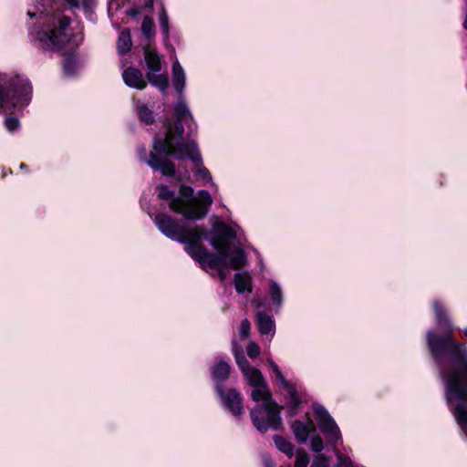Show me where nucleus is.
<instances>
[{
  "label": "nucleus",
  "instance_id": "1",
  "mask_svg": "<svg viewBox=\"0 0 467 467\" xmlns=\"http://www.w3.org/2000/svg\"><path fill=\"white\" fill-rule=\"evenodd\" d=\"M153 221L163 235L184 244L185 251L202 268L216 270L221 281L227 277L226 269H238L246 262V255L241 247L230 248L231 242L238 236L240 228L237 225L229 226L222 222L215 223L214 235L210 239V244L217 252L211 254L201 244L207 239V229L203 225L190 227L180 224L164 213L156 214Z\"/></svg>",
  "mask_w": 467,
  "mask_h": 467
},
{
  "label": "nucleus",
  "instance_id": "2",
  "mask_svg": "<svg viewBox=\"0 0 467 467\" xmlns=\"http://www.w3.org/2000/svg\"><path fill=\"white\" fill-rule=\"evenodd\" d=\"M434 312L437 324L445 334L428 331V346L444 386L447 406L467 438V347L453 339V327L445 310Z\"/></svg>",
  "mask_w": 467,
  "mask_h": 467
},
{
  "label": "nucleus",
  "instance_id": "3",
  "mask_svg": "<svg viewBox=\"0 0 467 467\" xmlns=\"http://www.w3.org/2000/svg\"><path fill=\"white\" fill-rule=\"evenodd\" d=\"M29 17H38L37 25L29 29L30 41L37 47L49 51L72 50L78 47L83 36L74 32L69 26L70 19L62 15L49 16L44 12L27 11Z\"/></svg>",
  "mask_w": 467,
  "mask_h": 467
},
{
  "label": "nucleus",
  "instance_id": "4",
  "mask_svg": "<svg viewBox=\"0 0 467 467\" xmlns=\"http://www.w3.org/2000/svg\"><path fill=\"white\" fill-rule=\"evenodd\" d=\"M137 153L141 161L154 171H159L164 176H172L175 173V165L167 159L168 157H173L179 161L189 159L195 166L194 171L197 176L216 187L213 182L210 171L202 166V159L194 140H189L186 144L161 156H157L153 151L148 153L145 147L142 146L137 148Z\"/></svg>",
  "mask_w": 467,
  "mask_h": 467
},
{
  "label": "nucleus",
  "instance_id": "5",
  "mask_svg": "<svg viewBox=\"0 0 467 467\" xmlns=\"http://www.w3.org/2000/svg\"><path fill=\"white\" fill-rule=\"evenodd\" d=\"M174 114L176 121L172 126L170 119H166L163 124V131L155 135L153 140V150L156 153L162 155L168 151L177 149L186 144L192 139H184V129L182 123L188 125L189 136H192L196 130V125L193 117L186 102L179 98L174 106Z\"/></svg>",
  "mask_w": 467,
  "mask_h": 467
},
{
  "label": "nucleus",
  "instance_id": "6",
  "mask_svg": "<svg viewBox=\"0 0 467 467\" xmlns=\"http://www.w3.org/2000/svg\"><path fill=\"white\" fill-rule=\"evenodd\" d=\"M250 386L253 388L252 400L256 402L262 401L261 405H257L251 410L253 424L262 433L269 429L277 430L282 422L280 417L282 407L272 400L271 392L264 377L257 385Z\"/></svg>",
  "mask_w": 467,
  "mask_h": 467
},
{
  "label": "nucleus",
  "instance_id": "7",
  "mask_svg": "<svg viewBox=\"0 0 467 467\" xmlns=\"http://www.w3.org/2000/svg\"><path fill=\"white\" fill-rule=\"evenodd\" d=\"M31 99L32 86L26 78L0 72V113L21 111Z\"/></svg>",
  "mask_w": 467,
  "mask_h": 467
},
{
  "label": "nucleus",
  "instance_id": "8",
  "mask_svg": "<svg viewBox=\"0 0 467 467\" xmlns=\"http://www.w3.org/2000/svg\"><path fill=\"white\" fill-rule=\"evenodd\" d=\"M212 202L211 194L205 190H201L195 202L176 198L169 203V207L172 212L182 214L185 220L194 221L207 214Z\"/></svg>",
  "mask_w": 467,
  "mask_h": 467
},
{
  "label": "nucleus",
  "instance_id": "9",
  "mask_svg": "<svg viewBox=\"0 0 467 467\" xmlns=\"http://www.w3.org/2000/svg\"><path fill=\"white\" fill-rule=\"evenodd\" d=\"M144 59L147 66V79L155 88L164 92L169 87L168 75L161 73V60L158 53L150 48L144 52Z\"/></svg>",
  "mask_w": 467,
  "mask_h": 467
},
{
  "label": "nucleus",
  "instance_id": "10",
  "mask_svg": "<svg viewBox=\"0 0 467 467\" xmlns=\"http://www.w3.org/2000/svg\"><path fill=\"white\" fill-rule=\"evenodd\" d=\"M313 411L318 428L326 436L327 441L333 445L341 441L342 436L340 430L328 411L321 405H315Z\"/></svg>",
  "mask_w": 467,
  "mask_h": 467
},
{
  "label": "nucleus",
  "instance_id": "11",
  "mask_svg": "<svg viewBox=\"0 0 467 467\" xmlns=\"http://www.w3.org/2000/svg\"><path fill=\"white\" fill-rule=\"evenodd\" d=\"M232 351L235 358L236 364L238 365L244 378L248 381V384L257 385L258 382L261 380L263 375L258 368L252 367L250 365L249 361L244 355L242 346L238 344L236 341H233Z\"/></svg>",
  "mask_w": 467,
  "mask_h": 467
},
{
  "label": "nucleus",
  "instance_id": "12",
  "mask_svg": "<svg viewBox=\"0 0 467 467\" xmlns=\"http://www.w3.org/2000/svg\"><path fill=\"white\" fill-rule=\"evenodd\" d=\"M215 391L225 410H229L234 416H240L243 413V399L236 389H224L222 385L217 384Z\"/></svg>",
  "mask_w": 467,
  "mask_h": 467
},
{
  "label": "nucleus",
  "instance_id": "13",
  "mask_svg": "<svg viewBox=\"0 0 467 467\" xmlns=\"http://www.w3.org/2000/svg\"><path fill=\"white\" fill-rule=\"evenodd\" d=\"M268 363L270 364L275 373V379L278 381L279 386L287 391L288 397L286 404L289 406L290 410L294 412L300 403V400L297 396L296 388L286 380L280 368L275 362H274L272 359H269Z\"/></svg>",
  "mask_w": 467,
  "mask_h": 467
},
{
  "label": "nucleus",
  "instance_id": "14",
  "mask_svg": "<svg viewBox=\"0 0 467 467\" xmlns=\"http://www.w3.org/2000/svg\"><path fill=\"white\" fill-rule=\"evenodd\" d=\"M124 83L132 88L143 89L147 82L143 78L142 72L135 67H128L122 72Z\"/></svg>",
  "mask_w": 467,
  "mask_h": 467
},
{
  "label": "nucleus",
  "instance_id": "15",
  "mask_svg": "<svg viewBox=\"0 0 467 467\" xmlns=\"http://www.w3.org/2000/svg\"><path fill=\"white\" fill-rule=\"evenodd\" d=\"M292 431L296 440L299 443H305L309 435L316 432L314 422L308 420L306 422L296 420L292 423Z\"/></svg>",
  "mask_w": 467,
  "mask_h": 467
},
{
  "label": "nucleus",
  "instance_id": "16",
  "mask_svg": "<svg viewBox=\"0 0 467 467\" xmlns=\"http://www.w3.org/2000/svg\"><path fill=\"white\" fill-rule=\"evenodd\" d=\"M211 372L215 386L217 384L222 385V382L229 378L231 367L228 362L224 361L223 358H216L214 365L211 367Z\"/></svg>",
  "mask_w": 467,
  "mask_h": 467
},
{
  "label": "nucleus",
  "instance_id": "17",
  "mask_svg": "<svg viewBox=\"0 0 467 467\" xmlns=\"http://www.w3.org/2000/svg\"><path fill=\"white\" fill-rule=\"evenodd\" d=\"M255 317L260 334L269 336L272 339L275 333V320L264 312H257Z\"/></svg>",
  "mask_w": 467,
  "mask_h": 467
},
{
  "label": "nucleus",
  "instance_id": "18",
  "mask_svg": "<svg viewBox=\"0 0 467 467\" xmlns=\"http://www.w3.org/2000/svg\"><path fill=\"white\" fill-rule=\"evenodd\" d=\"M171 81L173 88L179 93V96L182 97L183 89L185 88L186 76L184 69L182 68L177 58L172 64Z\"/></svg>",
  "mask_w": 467,
  "mask_h": 467
},
{
  "label": "nucleus",
  "instance_id": "19",
  "mask_svg": "<svg viewBox=\"0 0 467 467\" xmlns=\"http://www.w3.org/2000/svg\"><path fill=\"white\" fill-rule=\"evenodd\" d=\"M135 108L137 115L140 121H142L146 125H150L154 122V116L152 114L151 109L149 108L148 102L140 99L136 100Z\"/></svg>",
  "mask_w": 467,
  "mask_h": 467
},
{
  "label": "nucleus",
  "instance_id": "20",
  "mask_svg": "<svg viewBox=\"0 0 467 467\" xmlns=\"http://www.w3.org/2000/svg\"><path fill=\"white\" fill-rule=\"evenodd\" d=\"M234 285L237 293L252 292V278L246 272H239L234 275Z\"/></svg>",
  "mask_w": 467,
  "mask_h": 467
},
{
  "label": "nucleus",
  "instance_id": "21",
  "mask_svg": "<svg viewBox=\"0 0 467 467\" xmlns=\"http://www.w3.org/2000/svg\"><path fill=\"white\" fill-rule=\"evenodd\" d=\"M267 293L273 305L279 309L283 304V291L280 285L274 280H270L268 283Z\"/></svg>",
  "mask_w": 467,
  "mask_h": 467
},
{
  "label": "nucleus",
  "instance_id": "22",
  "mask_svg": "<svg viewBox=\"0 0 467 467\" xmlns=\"http://www.w3.org/2000/svg\"><path fill=\"white\" fill-rule=\"evenodd\" d=\"M132 46L130 31L122 30L119 36L117 47L119 54L123 55L128 53Z\"/></svg>",
  "mask_w": 467,
  "mask_h": 467
},
{
  "label": "nucleus",
  "instance_id": "23",
  "mask_svg": "<svg viewBox=\"0 0 467 467\" xmlns=\"http://www.w3.org/2000/svg\"><path fill=\"white\" fill-rule=\"evenodd\" d=\"M62 67H63V72H64L65 76L73 77L79 68V62H78V58L74 55H72V56L67 57L63 60Z\"/></svg>",
  "mask_w": 467,
  "mask_h": 467
},
{
  "label": "nucleus",
  "instance_id": "24",
  "mask_svg": "<svg viewBox=\"0 0 467 467\" xmlns=\"http://www.w3.org/2000/svg\"><path fill=\"white\" fill-rule=\"evenodd\" d=\"M274 441H275L276 448L280 451H282L283 453H285V455H287L290 458L293 456L294 446L290 441H286L285 439H284L283 437L278 436V435H275L274 437Z\"/></svg>",
  "mask_w": 467,
  "mask_h": 467
},
{
  "label": "nucleus",
  "instance_id": "25",
  "mask_svg": "<svg viewBox=\"0 0 467 467\" xmlns=\"http://www.w3.org/2000/svg\"><path fill=\"white\" fill-rule=\"evenodd\" d=\"M153 20L150 16H145L141 23V32L146 38L150 39L153 35Z\"/></svg>",
  "mask_w": 467,
  "mask_h": 467
},
{
  "label": "nucleus",
  "instance_id": "26",
  "mask_svg": "<svg viewBox=\"0 0 467 467\" xmlns=\"http://www.w3.org/2000/svg\"><path fill=\"white\" fill-rule=\"evenodd\" d=\"M159 21L161 32L167 38L169 36V17L164 8H162L160 14Z\"/></svg>",
  "mask_w": 467,
  "mask_h": 467
},
{
  "label": "nucleus",
  "instance_id": "27",
  "mask_svg": "<svg viewBox=\"0 0 467 467\" xmlns=\"http://www.w3.org/2000/svg\"><path fill=\"white\" fill-rule=\"evenodd\" d=\"M309 462L307 453L304 450H297L296 452V467H306Z\"/></svg>",
  "mask_w": 467,
  "mask_h": 467
},
{
  "label": "nucleus",
  "instance_id": "28",
  "mask_svg": "<svg viewBox=\"0 0 467 467\" xmlns=\"http://www.w3.org/2000/svg\"><path fill=\"white\" fill-rule=\"evenodd\" d=\"M174 196V192L171 190H169V188L167 186H164V185H160L158 186V198L161 199V200H170L172 201L173 199H176L177 197H173ZM171 202H170L171 203Z\"/></svg>",
  "mask_w": 467,
  "mask_h": 467
},
{
  "label": "nucleus",
  "instance_id": "29",
  "mask_svg": "<svg viewBox=\"0 0 467 467\" xmlns=\"http://www.w3.org/2000/svg\"><path fill=\"white\" fill-rule=\"evenodd\" d=\"M251 325L248 319H244L238 328V334L241 340L248 337L250 334Z\"/></svg>",
  "mask_w": 467,
  "mask_h": 467
},
{
  "label": "nucleus",
  "instance_id": "30",
  "mask_svg": "<svg viewBox=\"0 0 467 467\" xmlns=\"http://www.w3.org/2000/svg\"><path fill=\"white\" fill-rule=\"evenodd\" d=\"M5 127L9 132H15L19 129L20 122L16 118L9 117L5 120Z\"/></svg>",
  "mask_w": 467,
  "mask_h": 467
},
{
  "label": "nucleus",
  "instance_id": "31",
  "mask_svg": "<svg viewBox=\"0 0 467 467\" xmlns=\"http://www.w3.org/2000/svg\"><path fill=\"white\" fill-rule=\"evenodd\" d=\"M324 448L322 439L318 435H315L310 441V449L315 452H320Z\"/></svg>",
  "mask_w": 467,
  "mask_h": 467
},
{
  "label": "nucleus",
  "instance_id": "32",
  "mask_svg": "<svg viewBox=\"0 0 467 467\" xmlns=\"http://www.w3.org/2000/svg\"><path fill=\"white\" fill-rule=\"evenodd\" d=\"M247 355L251 358H257L260 355V347L254 341H250L246 347Z\"/></svg>",
  "mask_w": 467,
  "mask_h": 467
},
{
  "label": "nucleus",
  "instance_id": "33",
  "mask_svg": "<svg viewBox=\"0 0 467 467\" xmlns=\"http://www.w3.org/2000/svg\"><path fill=\"white\" fill-rule=\"evenodd\" d=\"M311 467H328V461L324 455H318L313 461Z\"/></svg>",
  "mask_w": 467,
  "mask_h": 467
},
{
  "label": "nucleus",
  "instance_id": "34",
  "mask_svg": "<svg viewBox=\"0 0 467 467\" xmlns=\"http://www.w3.org/2000/svg\"><path fill=\"white\" fill-rule=\"evenodd\" d=\"M82 7L86 14L91 13L92 9L96 6V0H82Z\"/></svg>",
  "mask_w": 467,
  "mask_h": 467
},
{
  "label": "nucleus",
  "instance_id": "35",
  "mask_svg": "<svg viewBox=\"0 0 467 467\" xmlns=\"http://www.w3.org/2000/svg\"><path fill=\"white\" fill-rule=\"evenodd\" d=\"M181 193L185 197H192L193 194V189L190 186H182L180 190Z\"/></svg>",
  "mask_w": 467,
  "mask_h": 467
},
{
  "label": "nucleus",
  "instance_id": "36",
  "mask_svg": "<svg viewBox=\"0 0 467 467\" xmlns=\"http://www.w3.org/2000/svg\"><path fill=\"white\" fill-rule=\"evenodd\" d=\"M263 462L265 467H275L271 458L267 455L263 456Z\"/></svg>",
  "mask_w": 467,
  "mask_h": 467
},
{
  "label": "nucleus",
  "instance_id": "37",
  "mask_svg": "<svg viewBox=\"0 0 467 467\" xmlns=\"http://www.w3.org/2000/svg\"><path fill=\"white\" fill-rule=\"evenodd\" d=\"M154 0H144V6L151 9L153 7Z\"/></svg>",
  "mask_w": 467,
  "mask_h": 467
},
{
  "label": "nucleus",
  "instance_id": "38",
  "mask_svg": "<svg viewBox=\"0 0 467 467\" xmlns=\"http://www.w3.org/2000/svg\"><path fill=\"white\" fill-rule=\"evenodd\" d=\"M67 3L72 7H78V0H66Z\"/></svg>",
  "mask_w": 467,
  "mask_h": 467
},
{
  "label": "nucleus",
  "instance_id": "39",
  "mask_svg": "<svg viewBox=\"0 0 467 467\" xmlns=\"http://www.w3.org/2000/svg\"><path fill=\"white\" fill-rule=\"evenodd\" d=\"M127 14H128V15H130V16H136L138 13H137V11H135V10H130V11H128V12H127Z\"/></svg>",
  "mask_w": 467,
  "mask_h": 467
},
{
  "label": "nucleus",
  "instance_id": "40",
  "mask_svg": "<svg viewBox=\"0 0 467 467\" xmlns=\"http://www.w3.org/2000/svg\"><path fill=\"white\" fill-rule=\"evenodd\" d=\"M462 332H463V335H464L465 337H467V327H464V328L462 329Z\"/></svg>",
  "mask_w": 467,
  "mask_h": 467
},
{
  "label": "nucleus",
  "instance_id": "41",
  "mask_svg": "<svg viewBox=\"0 0 467 467\" xmlns=\"http://www.w3.org/2000/svg\"><path fill=\"white\" fill-rule=\"evenodd\" d=\"M148 214H149L150 217H152V214H151V213H150V211H148Z\"/></svg>",
  "mask_w": 467,
  "mask_h": 467
}]
</instances>
